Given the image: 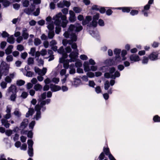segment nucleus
<instances>
[{
    "label": "nucleus",
    "mask_w": 160,
    "mask_h": 160,
    "mask_svg": "<svg viewBox=\"0 0 160 160\" xmlns=\"http://www.w3.org/2000/svg\"><path fill=\"white\" fill-rule=\"evenodd\" d=\"M82 29V26L79 23H75L74 24L70 25L67 31L65 32L63 34V35L66 38H70L72 40V48L74 49V51L71 52L69 56L71 58L70 62L75 61L78 54V50L77 49V45L76 43L73 42V41H76L77 40V36L76 33L81 31Z\"/></svg>",
    "instance_id": "f257e3e1"
},
{
    "label": "nucleus",
    "mask_w": 160,
    "mask_h": 160,
    "mask_svg": "<svg viewBox=\"0 0 160 160\" xmlns=\"http://www.w3.org/2000/svg\"><path fill=\"white\" fill-rule=\"evenodd\" d=\"M52 19L54 20V24L56 26L55 33L58 34L61 31V27L63 28L66 27L68 21L66 16L62 15L60 12L54 16Z\"/></svg>",
    "instance_id": "f03ea898"
},
{
    "label": "nucleus",
    "mask_w": 160,
    "mask_h": 160,
    "mask_svg": "<svg viewBox=\"0 0 160 160\" xmlns=\"http://www.w3.org/2000/svg\"><path fill=\"white\" fill-rule=\"evenodd\" d=\"M9 66L4 62H2L0 65V72L2 75L6 76L9 73Z\"/></svg>",
    "instance_id": "7ed1b4c3"
},
{
    "label": "nucleus",
    "mask_w": 160,
    "mask_h": 160,
    "mask_svg": "<svg viewBox=\"0 0 160 160\" xmlns=\"http://www.w3.org/2000/svg\"><path fill=\"white\" fill-rule=\"evenodd\" d=\"M46 21L47 22V28L50 31H52L54 28V22L52 21V18L51 17L48 16L46 18Z\"/></svg>",
    "instance_id": "20e7f679"
},
{
    "label": "nucleus",
    "mask_w": 160,
    "mask_h": 160,
    "mask_svg": "<svg viewBox=\"0 0 160 160\" xmlns=\"http://www.w3.org/2000/svg\"><path fill=\"white\" fill-rule=\"evenodd\" d=\"M28 153L30 157H32L33 156V149L32 146L33 142L31 140H28Z\"/></svg>",
    "instance_id": "39448f33"
},
{
    "label": "nucleus",
    "mask_w": 160,
    "mask_h": 160,
    "mask_svg": "<svg viewBox=\"0 0 160 160\" xmlns=\"http://www.w3.org/2000/svg\"><path fill=\"white\" fill-rule=\"evenodd\" d=\"M17 90L16 86L13 84H12L7 89L6 95L7 96H9L10 92H12V93H17Z\"/></svg>",
    "instance_id": "423d86ee"
},
{
    "label": "nucleus",
    "mask_w": 160,
    "mask_h": 160,
    "mask_svg": "<svg viewBox=\"0 0 160 160\" xmlns=\"http://www.w3.org/2000/svg\"><path fill=\"white\" fill-rule=\"evenodd\" d=\"M35 109L37 112L36 114L34 116V118L37 120L41 118V107L39 105L37 104L35 107Z\"/></svg>",
    "instance_id": "0eeeda50"
},
{
    "label": "nucleus",
    "mask_w": 160,
    "mask_h": 160,
    "mask_svg": "<svg viewBox=\"0 0 160 160\" xmlns=\"http://www.w3.org/2000/svg\"><path fill=\"white\" fill-rule=\"evenodd\" d=\"M34 71L36 73H38L39 75L44 76L47 72V69L46 68H43L42 70L38 68L35 67Z\"/></svg>",
    "instance_id": "6e6552de"
},
{
    "label": "nucleus",
    "mask_w": 160,
    "mask_h": 160,
    "mask_svg": "<svg viewBox=\"0 0 160 160\" xmlns=\"http://www.w3.org/2000/svg\"><path fill=\"white\" fill-rule=\"evenodd\" d=\"M16 75L15 72H13L10 73L5 78V81L8 83H11L12 80L14 78Z\"/></svg>",
    "instance_id": "1a4fd4ad"
},
{
    "label": "nucleus",
    "mask_w": 160,
    "mask_h": 160,
    "mask_svg": "<svg viewBox=\"0 0 160 160\" xmlns=\"http://www.w3.org/2000/svg\"><path fill=\"white\" fill-rule=\"evenodd\" d=\"M68 57L67 54L65 53L63 54L62 58L60 59V62L61 63L63 62V67L65 68H68L69 67L68 62H64V59Z\"/></svg>",
    "instance_id": "9d476101"
},
{
    "label": "nucleus",
    "mask_w": 160,
    "mask_h": 160,
    "mask_svg": "<svg viewBox=\"0 0 160 160\" xmlns=\"http://www.w3.org/2000/svg\"><path fill=\"white\" fill-rule=\"evenodd\" d=\"M69 20L72 22H73L76 20V17L74 12L72 10L69 11Z\"/></svg>",
    "instance_id": "9b49d317"
},
{
    "label": "nucleus",
    "mask_w": 160,
    "mask_h": 160,
    "mask_svg": "<svg viewBox=\"0 0 160 160\" xmlns=\"http://www.w3.org/2000/svg\"><path fill=\"white\" fill-rule=\"evenodd\" d=\"M35 9V6L32 4L29 8H26L24 10V12L28 15L31 14Z\"/></svg>",
    "instance_id": "f8f14e48"
},
{
    "label": "nucleus",
    "mask_w": 160,
    "mask_h": 160,
    "mask_svg": "<svg viewBox=\"0 0 160 160\" xmlns=\"http://www.w3.org/2000/svg\"><path fill=\"white\" fill-rule=\"evenodd\" d=\"M103 151L106 155H108V157L110 160H116L112 155L110 153L109 149L108 148H104Z\"/></svg>",
    "instance_id": "ddd939ff"
},
{
    "label": "nucleus",
    "mask_w": 160,
    "mask_h": 160,
    "mask_svg": "<svg viewBox=\"0 0 160 160\" xmlns=\"http://www.w3.org/2000/svg\"><path fill=\"white\" fill-rule=\"evenodd\" d=\"M130 61L132 62L138 61L140 60L139 57L137 55L132 54L130 56Z\"/></svg>",
    "instance_id": "4468645a"
},
{
    "label": "nucleus",
    "mask_w": 160,
    "mask_h": 160,
    "mask_svg": "<svg viewBox=\"0 0 160 160\" xmlns=\"http://www.w3.org/2000/svg\"><path fill=\"white\" fill-rule=\"evenodd\" d=\"M150 5L148 4L144 6V9L142 10V12L145 16H148V11L150 9Z\"/></svg>",
    "instance_id": "2eb2a0df"
},
{
    "label": "nucleus",
    "mask_w": 160,
    "mask_h": 160,
    "mask_svg": "<svg viewBox=\"0 0 160 160\" xmlns=\"http://www.w3.org/2000/svg\"><path fill=\"white\" fill-rule=\"evenodd\" d=\"M158 54L157 52H153L149 56V59L151 60H155L158 58Z\"/></svg>",
    "instance_id": "dca6fc26"
},
{
    "label": "nucleus",
    "mask_w": 160,
    "mask_h": 160,
    "mask_svg": "<svg viewBox=\"0 0 160 160\" xmlns=\"http://www.w3.org/2000/svg\"><path fill=\"white\" fill-rule=\"evenodd\" d=\"M50 88H51V90L52 92L57 91L61 89V88L60 86L55 85H51Z\"/></svg>",
    "instance_id": "f3484780"
},
{
    "label": "nucleus",
    "mask_w": 160,
    "mask_h": 160,
    "mask_svg": "<svg viewBox=\"0 0 160 160\" xmlns=\"http://www.w3.org/2000/svg\"><path fill=\"white\" fill-rule=\"evenodd\" d=\"M29 36V34L28 33L27 29L25 28L23 29L22 32V37H23L24 39H28Z\"/></svg>",
    "instance_id": "a211bd4d"
},
{
    "label": "nucleus",
    "mask_w": 160,
    "mask_h": 160,
    "mask_svg": "<svg viewBox=\"0 0 160 160\" xmlns=\"http://www.w3.org/2000/svg\"><path fill=\"white\" fill-rule=\"evenodd\" d=\"M28 123V120L27 119L23 120L21 123L20 128L22 129L25 128L27 126Z\"/></svg>",
    "instance_id": "6ab92c4d"
},
{
    "label": "nucleus",
    "mask_w": 160,
    "mask_h": 160,
    "mask_svg": "<svg viewBox=\"0 0 160 160\" xmlns=\"http://www.w3.org/2000/svg\"><path fill=\"white\" fill-rule=\"evenodd\" d=\"M92 17L90 16H87L86 17L85 19L82 22L83 25H85L88 24L92 20Z\"/></svg>",
    "instance_id": "aec40b11"
},
{
    "label": "nucleus",
    "mask_w": 160,
    "mask_h": 160,
    "mask_svg": "<svg viewBox=\"0 0 160 160\" xmlns=\"http://www.w3.org/2000/svg\"><path fill=\"white\" fill-rule=\"evenodd\" d=\"M13 48V46L12 45L9 46L5 50V53L6 54L9 55L11 53L12 51V49Z\"/></svg>",
    "instance_id": "412c9836"
},
{
    "label": "nucleus",
    "mask_w": 160,
    "mask_h": 160,
    "mask_svg": "<svg viewBox=\"0 0 160 160\" xmlns=\"http://www.w3.org/2000/svg\"><path fill=\"white\" fill-rule=\"evenodd\" d=\"M84 69L85 72H88L90 70L88 62H85L83 63Z\"/></svg>",
    "instance_id": "4be33fe9"
},
{
    "label": "nucleus",
    "mask_w": 160,
    "mask_h": 160,
    "mask_svg": "<svg viewBox=\"0 0 160 160\" xmlns=\"http://www.w3.org/2000/svg\"><path fill=\"white\" fill-rule=\"evenodd\" d=\"M1 122L2 125L4 126L6 128H7L9 127L10 124L8 122V121L4 118H3L1 120Z\"/></svg>",
    "instance_id": "5701e85b"
},
{
    "label": "nucleus",
    "mask_w": 160,
    "mask_h": 160,
    "mask_svg": "<svg viewBox=\"0 0 160 160\" xmlns=\"http://www.w3.org/2000/svg\"><path fill=\"white\" fill-rule=\"evenodd\" d=\"M81 83V81L79 79H75L72 85L75 87H77Z\"/></svg>",
    "instance_id": "b1692460"
},
{
    "label": "nucleus",
    "mask_w": 160,
    "mask_h": 160,
    "mask_svg": "<svg viewBox=\"0 0 160 160\" xmlns=\"http://www.w3.org/2000/svg\"><path fill=\"white\" fill-rule=\"evenodd\" d=\"M121 50L118 49H115L114 50V54L116 55V57L117 59L119 58L120 57L119 54L121 52Z\"/></svg>",
    "instance_id": "393cba45"
},
{
    "label": "nucleus",
    "mask_w": 160,
    "mask_h": 160,
    "mask_svg": "<svg viewBox=\"0 0 160 160\" xmlns=\"http://www.w3.org/2000/svg\"><path fill=\"white\" fill-rule=\"evenodd\" d=\"M34 112V110L33 108H30L29 109L28 111L26 113V117H28L30 116H32Z\"/></svg>",
    "instance_id": "a878e982"
},
{
    "label": "nucleus",
    "mask_w": 160,
    "mask_h": 160,
    "mask_svg": "<svg viewBox=\"0 0 160 160\" xmlns=\"http://www.w3.org/2000/svg\"><path fill=\"white\" fill-rule=\"evenodd\" d=\"M118 9H122V12H129L131 9L129 7H123V8H117Z\"/></svg>",
    "instance_id": "bb28decb"
},
{
    "label": "nucleus",
    "mask_w": 160,
    "mask_h": 160,
    "mask_svg": "<svg viewBox=\"0 0 160 160\" xmlns=\"http://www.w3.org/2000/svg\"><path fill=\"white\" fill-rule=\"evenodd\" d=\"M7 41L10 43L13 44L14 42V38L13 36L12 35L8 37L7 39Z\"/></svg>",
    "instance_id": "cd10ccee"
},
{
    "label": "nucleus",
    "mask_w": 160,
    "mask_h": 160,
    "mask_svg": "<svg viewBox=\"0 0 160 160\" xmlns=\"http://www.w3.org/2000/svg\"><path fill=\"white\" fill-rule=\"evenodd\" d=\"M25 81L21 79L18 80L17 81L16 84L17 86H22L25 83Z\"/></svg>",
    "instance_id": "c85d7f7f"
},
{
    "label": "nucleus",
    "mask_w": 160,
    "mask_h": 160,
    "mask_svg": "<svg viewBox=\"0 0 160 160\" xmlns=\"http://www.w3.org/2000/svg\"><path fill=\"white\" fill-rule=\"evenodd\" d=\"M42 86L38 83L35 84L34 87V89L37 91L41 90L42 89Z\"/></svg>",
    "instance_id": "c756f323"
},
{
    "label": "nucleus",
    "mask_w": 160,
    "mask_h": 160,
    "mask_svg": "<svg viewBox=\"0 0 160 160\" xmlns=\"http://www.w3.org/2000/svg\"><path fill=\"white\" fill-rule=\"evenodd\" d=\"M14 114L17 117H19L21 116V114L19 110L18 109H16L13 112Z\"/></svg>",
    "instance_id": "7c9ffc66"
},
{
    "label": "nucleus",
    "mask_w": 160,
    "mask_h": 160,
    "mask_svg": "<svg viewBox=\"0 0 160 160\" xmlns=\"http://www.w3.org/2000/svg\"><path fill=\"white\" fill-rule=\"evenodd\" d=\"M97 24V21L93 20L92 22L91 23L88 24V26L89 27H96Z\"/></svg>",
    "instance_id": "2f4dec72"
},
{
    "label": "nucleus",
    "mask_w": 160,
    "mask_h": 160,
    "mask_svg": "<svg viewBox=\"0 0 160 160\" xmlns=\"http://www.w3.org/2000/svg\"><path fill=\"white\" fill-rule=\"evenodd\" d=\"M62 43L63 45L66 46L68 44H71L72 43V40H68L67 39H64L62 41Z\"/></svg>",
    "instance_id": "473e14b6"
},
{
    "label": "nucleus",
    "mask_w": 160,
    "mask_h": 160,
    "mask_svg": "<svg viewBox=\"0 0 160 160\" xmlns=\"http://www.w3.org/2000/svg\"><path fill=\"white\" fill-rule=\"evenodd\" d=\"M36 52V48H31L30 51L28 53L31 55L32 56H34L35 55V52Z\"/></svg>",
    "instance_id": "72a5a7b5"
},
{
    "label": "nucleus",
    "mask_w": 160,
    "mask_h": 160,
    "mask_svg": "<svg viewBox=\"0 0 160 160\" xmlns=\"http://www.w3.org/2000/svg\"><path fill=\"white\" fill-rule=\"evenodd\" d=\"M127 54V52L126 50H123L121 52V56L122 57V60H124L126 59V58L125 57V56Z\"/></svg>",
    "instance_id": "f704fd0d"
},
{
    "label": "nucleus",
    "mask_w": 160,
    "mask_h": 160,
    "mask_svg": "<svg viewBox=\"0 0 160 160\" xmlns=\"http://www.w3.org/2000/svg\"><path fill=\"white\" fill-rule=\"evenodd\" d=\"M34 43L35 45L38 46L41 43V42L39 39L36 38L35 39Z\"/></svg>",
    "instance_id": "c9c22d12"
},
{
    "label": "nucleus",
    "mask_w": 160,
    "mask_h": 160,
    "mask_svg": "<svg viewBox=\"0 0 160 160\" xmlns=\"http://www.w3.org/2000/svg\"><path fill=\"white\" fill-rule=\"evenodd\" d=\"M6 60L8 62H12L13 60L12 56V55H8L6 58Z\"/></svg>",
    "instance_id": "e433bc0d"
},
{
    "label": "nucleus",
    "mask_w": 160,
    "mask_h": 160,
    "mask_svg": "<svg viewBox=\"0 0 160 160\" xmlns=\"http://www.w3.org/2000/svg\"><path fill=\"white\" fill-rule=\"evenodd\" d=\"M34 63V59L32 58H29L28 60V65H32Z\"/></svg>",
    "instance_id": "4c0bfd02"
},
{
    "label": "nucleus",
    "mask_w": 160,
    "mask_h": 160,
    "mask_svg": "<svg viewBox=\"0 0 160 160\" xmlns=\"http://www.w3.org/2000/svg\"><path fill=\"white\" fill-rule=\"evenodd\" d=\"M73 10L76 13H78L80 12L82 9L78 7H74L73 8Z\"/></svg>",
    "instance_id": "58836bf2"
},
{
    "label": "nucleus",
    "mask_w": 160,
    "mask_h": 160,
    "mask_svg": "<svg viewBox=\"0 0 160 160\" xmlns=\"http://www.w3.org/2000/svg\"><path fill=\"white\" fill-rule=\"evenodd\" d=\"M29 4V1L28 0H24L22 2V5L24 7H28Z\"/></svg>",
    "instance_id": "ea45409f"
},
{
    "label": "nucleus",
    "mask_w": 160,
    "mask_h": 160,
    "mask_svg": "<svg viewBox=\"0 0 160 160\" xmlns=\"http://www.w3.org/2000/svg\"><path fill=\"white\" fill-rule=\"evenodd\" d=\"M17 97L16 93H13L11 95L10 99L11 101H15Z\"/></svg>",
    "instance_id": "a19ab883"
},
{
    "label": "nucleus",
    "mask_w": 160,
    "mask_h": 160,
    "mask_svg": "<svg viewBox=\"0 0 160 160\" xmlns=\"http://www.w3.org/2000/svg\"><path fill=\"white\" fill-rule=\"evenodd\" d=\"M110 87L109 82L108 81H106L104 83V89L107 90Z\"/></svg>",
    "instance_id": "79ce46f5"
},
{
    "label": "nucleus",
    "mask_w": 160,
    "mask_h": 160,
    "mask_svg": "<svg viewBox=\"0 0 160 160\" xmlns=\"http://www.w3.org/2000/svg\"><path fill=\"white\" fill-rule=\"evenodd\" d=\"M54 35L53 31H50L48 33V37L50 39L52 38Z\"/></svg>",
    "instance_id": "37998d69"
},
{
    "label": "nucleus",
    "mask_w": 160,
    "mask_h": 160,
    "mask_svg": "<svg viewBox=\"0 0 160 160\" xmlns=\"http://www.w3.org/2000/svg\"><path fill=\"white\" fill-rule=\"evenodd\" d=\"M0 86L2 88L5 89L7 87V82H6L3 81L1 83Z\"/></svg>",
    "instance_id": "c03bdc74"
},
{
    "label": "nucleus",
    "mask_w": 160,
    "mask_h": 160,
    "mask_svg": "<svg viewBox=\"0 0 160 160\" xmlns=\"http://www.w3.org/2000/svg\"><path fill=\"white\" fill-rule=\"evenodd\" d=\"M36 60L38 61V66H40L43 65L44 61L42 59L37 58Z\"/></svg>",
    "instance_id": "a18cd8bd"
},
{
    "label": "nucleus",
    "mask_w": 160,
    "mask_h": 160,
    "mask_svg": "<svg viewBox=\"0 0 160 160\" xmlns=\"http://www.w3.org/2000/svg\"><path fill=\"white\" fill-rule=\"evenodd\" d=\"M120 76V73L118 71H116L115 72L114 75H111V78H115L116 77H119Z\"/></svg>",
    "instance_id": "49530a36"
},
{
    "label": "nucleus",
    "mask_w": 160,
    "mask_h": 160,
    "mask_svg": "<svg viewBox=\"0 0 160 160\" xmlns=\"http://www.w3.org/2000/svg\"><path fill=\"white\" fill-rule=\"evenodd\" d=\"M153 120L155 122H160V117L158 115H156L153 117Z\"/></svg>",
    "instance_id": "de8ad7c7"
},
{
    "label": "nucleus",
    "mask_w": 160,
    "mask_h": 160,
    "mask_svg": "<svg viewBox=\"0 0 160 160\" xmlns=\"http://www.w3.org/2000/svg\"><path fill=\"white\" fill-rule=\"evenodd\" d=\"M41 55L42 56H44L46 55L47 52L45 49H42L40 52Z\"/></svg>",
    "instance_id": "09e8293b"
},
{
    "label": "nucleus",
    "mask_w": 160,
    "mask_h": 160,
    "mask_svg": "<svg viewBox=\"0 0 160 160\" xmlns=\"http://www.w3.org/2000/svg\"><path fill=\"white\" fill-rule=\"evenodd\" d=\"M46 98V93L44 92L40 95L39 98V100L41 101L42 100Z\"/></svg>",
    "instance_id": "8fccbe9b"
},
{
    "label": "nucleus",
    "mask_w": 160,
    "mask_h": 160,
    "mask_svg": "<svg viewBox=\"0 0 160 160\" xmlns=\"http://www.w3.org/2000/svg\"><path fill=\"white\" fill-rule=\"evenodd\" d=\"M24 49L23 46L21 44H19L17 46V49L19 51H22Z\"/></svg>",
    "instance_id": "3c124183"
},
{
    "label": "nucleus",
    "mask_w": 160,
    "mask_h": 160,
    "mask_svg": "<svg viewBox=\"0 0 160 160\" xmlns=\"http://www.w3.org/2000/svg\"><path fill=\"white\" fill-rule=\"evenodd\" d=\"M10 3L7 0H4L2 2V4L5 7L8 6L9 5Z\"/></svg>",
    "instance_id": "603ef678"
},
{
    "label": "nucleus",
    "mask_w": 160,
    "mask_h": 160,
    "mask_svg": "<svg viewBox=\"0 0 160 160\" xmlns=\"http://www.w3.org/2000/svg\"><path fill=\"white\" fill-rule=\"evenodd\" d=\"M1 35L2 37L5 38L8 37L9 34L6 31H3Z\"/></svg>",
    "instance_id": "864d4df0"
},
{
    "label": "nucleus",
    "mask_w": 160,
    "mask_h": 160,
    "mask_svg": "<svg viewBox=\"0 0 160 160\" xmlns=\"http://www.w3.org/2000/svg\"><path fill=\"white\" fill-rule=\"evenodd\" d=\"M87 76L90 78H92L94 76V73L92 72H88L87 74Z\"/></svg>",
    "instance_id": "5fc2aeb1"
},
{
    "label": "nucleus",
    "mask_w": 160,
    "mask_h": 160,
    "mask_svg": "<svg viewBox=\"0 0 160 160\" xmlns=\"http://www.w3.org/2000/svg\"><path fill=\"white\" fill-rule=\"evenodd\" d=\"M80 58L81 59L83 60H87L88 59L87 56L85 55H82L80 56Z\"/></svg>",
    "instance_id": "6e6d98bb"
},
{
    "label": "nucleus",
    "mask_w": 160,
    "mask_h": 160,
    "mask_svg": "<svg viewBox=\"0 0 160 160\" xmlns=\"http://www.w3.org/2000/svg\"><path fill=\"white\" fill-rule=\"evenodd\" d=\"M138 12L137 10H132L130 12V14L132 16L137 15L138 13Z\"/></svg>",
    "instance_id": "4d7b16f0"
},
{
    "label": "nucleus",
    "mask_w": 160,
    "mask_h": 160,
    "mask_svg": "<svg viewBox=\"0 0 160 160\" xmlns=\"http://www.w3.org/2000/svg\"><path fill=\"white\" fill-rule=\"evenodd\" d=\"M148 61V59L147 57H144L142 60V63L143 64L147 63Z\"/></svg>",
    "instance_id": "13d9d810"
},
{
    "label": "nucleus",
    "mask_w": 160,
    "mask_h": 160,
    "mask_svg": "<svg viewBox=\"0 0 160 160\" xmlns=\"http://www.w3.org/2000/svg\"><path fill=\"white\" fill-rule=\"evenodd\" d=\"M52 81L53 82L57 84L59 81V78H54L52 79Z\"/></svg>",
    "instance_id": "bf43d9fd"
},
{
    "label": "nucleus",
    "mask_w": 160,
    "mask_h": 160,
    "mask_svg": "<svg viewBox=\"0 0 160 160\" xmlns=\"http://www.w3.org/2000/svg\"><path fill=\"white\" fill-rule=\"evenodd\" d=\"M28 93L26 92H23L21 95V97L23 98H26L28 96Z\"/></svg>",
    "instance_id": "052dcab7"
},
{
    "label": "nucleus",
    "mask_w": 160,
    "mask_h": 160,
    "mask_svg": "<svg viewBox=\"0 0 160 160\" xmlns=\"http://www.w3.org/2000/svg\"><path fill=\"white\" fill-rule=\"evenodd\" d=\"M11 108L9 106H7V107L6 112L7 113H11Z\"/></svg>",
    "instance_id": "680f3d73"
},
{
    "label": "nucleus",
    "mask_w": 160,
    "mask_h": 160,
    "mask_svg": "<svg viewBox=\"0 0 160 160\" xmlns=\"http://www.w3.org/2000/svg\"><path fill=\"white\" fill-rule=\"evenodd\" d=\"M75 65L77 67H80L82 66V63L80 61H78L75 63Z\"/></svg>",
    "instance_id": "e2e57ef3"
},
{
    "label": "nucleus",
    "mask_w": 160,
    "mask_h": 160,
    "mask_svg": "<svg viewBox=\"0 0 160 160\" xmlns=\"http://www.w3.org/2000/svg\"><path fill=\"white\" fill-rule=\"evenodd\" d=\"M95 91L97 93H99L101 92V88L99 86L95 88Z\"/></svg>",
    "instance_id": "0e129e2a"
},
{
    "label": "nucleus",
    "mask_w": 160,
    "mask_h": 160,
    "mask_svg": "<svg viewBox=\"0 0 160 160\" xmlns=\"http://www.w3.org/2000/svg\"><path fill=\"white\" fill-rule=\"evenodd\" d=\"M63 3L64 5L65 6L67 7H69L70 5V2L67 1H63Z\"/></svg>",
    "instance_id": "69168bd1"
},
{
    "label": "nucleus",
    "mask_w": 160,
    "mask_h": 160,
    "mask_svg": "<svg viewBox=\"0 0 160 160\" xmlns=\"http://www.w3.org/2000/svg\"><path fill=\"white\" fill-rule=\"evenodd\" d=\"M99 13H97L93 16V20L97 21L99 18Z\"/></svg>",
    "instance_id": "338daca9"
},
{
    "label": "nucleus",
    "mask_w": 160,
    "mask_h": 160,
    "mask_svg": "<svg viewBox=\"0 0 160 160\" xmlns=\"http://www.w3.org/2000/svg\"><path fill=\"white\" fill-rule=\"evenodd\" d=\"M23 40V38L22 36H20L18 37L16 39V41L18 43H20Z\"/></svg>",
    "instance_id": "774afa93"
}]
</instances>
